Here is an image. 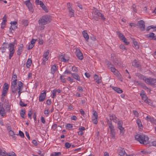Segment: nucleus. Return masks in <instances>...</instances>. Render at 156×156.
<instances>
[{"mask_svg":"<svg viewBox=\"0 0 156 156\" xmlns=\"http://www.w3.org/2000/svg\"><path fill=\"white\" fill-rule=\"evenodd\" d=\"M114 56V54L111 55V59L113 61V62L115 63V64L116 65V63H117V62H118V60L116 58H114V57L113 56Z\"/></svg>","mask_w":156,"mask_h":156,"instance_id":"obj_34","label":"nucleus"},{"mask_svg":"<svg viewBox=\"0 0 156 156\" xmlns=\"http://www.w3.org/2000/svg\"><path fill=\"white\" fill-rule=\"evenodd\" d=\"M93 117L92 118L98 119V113L95 111H93Z\"/></svg>","mask_w":156,"mask_h":156,"instance_id":"obj_36","label":"nucleus"},{"mask_svg":"<svg viewBox=\"0 0 156 156\" xmlns=\"http://www.w3.org/2000/svg\"><path fill=\"white\" fill-rule=\"evenodd\" d=\"M108 127L110 128V131L115 130V129L113 125L108 126Z\"/></svg>","mask_w":156,"mask_h":156,"instance_id":"obj_54","label":"nucleus"},{"mask_svg":"<svg viewBox=\"0 0 156 156\" xmlns=\"http://www.w3.org/2000/svg\"><path fill=\"white\" fill-rule=\"evenodd\" d=\"M145 83L151 86L156 85V79L151 77L147 78L145 80Z\"/></svg>","mask_w":156,"mask_h":156,"instance_id":"obj_6","label":"nucleus"},{"mask_svg":"<svg viewBox=\"0 0 156 156\" xmlns=\"http://www.w3.org/2000/svg\"><path fill=\"white\" fill-rule=\"evenodd\" d=\"M41 120L42 122L44 124L45 123V120L43 116H41Z\"/></svg>","mask_w":156,"mask_h":156,"instance_id":"obj_58","label":"nucleus"},{"mask_svg":"<svg viewBox=\"0 0 156 156\" xmlns=\"http://www.w3.org/2000/svg\"><path fill=\"white\" fill-rule=\"evenodd\" d=\"M56 90H54L53 91V95L52 97V98H54L56 95Z\"/></svg>","mask_w":156,"mask_h":156,"instance_id":"obj_52","label":"nucleus"},{"mask_svg":"<svg viewBox=\"0 0 156 156\" xmlns=\"http://www.w3.org/2000/svg\"><path fill=\"white\" fill-rule=\"evenodd\" d=\"M132 66L135 67H138L139 66L140 64L139 62L135 60L132 62Z\"/></svg>","mask_w":156,"mask_h":156,"instance_id":"obj_24","label":"nucleus"},{"mask_svg":"<svg viewBox=\"0 0 156 156\" xmlns=\"http://www.w3.org/2000/svg\"><path fill=\"white\" fill-rule=\"evenodd\" d=\"M132 40H133V44L134 45L135 48H137V49L139 48V46L137 42V41H134V39H133Z\"/></svg>","mask_w":156,"mask_h":156,"instance_id":"obj_35","label":"nucleus"},{"mask_svg":"<svg viewBox=\"0 0 156 156\" xmlns=\"http://www.w3.org/2000/svg\"><path fill=\"white\" fill-rule=\"evenodd\" d=\"M20 104L22 107H25L27 106V104H24L22 101H20Z\"/></svg>","mask_w":156,"mask_h":156,"instance_id":"obj_49","label":"nucleus"},{"mask_svg":"<svg viewBox=\"0 0 156 156\" xmlns=\"http://www.w3.org/2000/svg\"><path fill=\"white\" fill-rule=\"evenodd\" d=\"M10 135L13 137V138H15V134L14 133L13 131L11 130H10L9 131Z\"/></svg>","mask_w":156,"mask_h":156,"instance_id":"obj_41","label":"nucleus"},{"mask_svg":"<svg viewBox=\"0 0 156 156\" xmlns=\"http://www.w3.org/2000/svg\"><path fill=\"white\" fill-rule=\"evenodd\" d=\"M113 89L115 91H116L118 93H121L123 92L122 90V89L120 88L117 87H114Z\"/></svg>","mask_w":156,"mask_h":156,"instance_id":"obj_25","label":"nucleus"},{"mask_svg":"<svg viewBox=\"0 0 156 156\" xmlns=\"http://www.w3.org/2000/svg\"><path fill=\"white\" fill-rule=\"evenodd\" d=\"M67 4L68 5V8L70 16L71 17L73 16L74 14L73 10L72 8H71V5L69 3H68Z\"/></svg>","mask_w":156,"mask_h":156,"instance_id":"obj_18","label":"nucleus"},{"mask_svg":"<svg viewBox=\"0 0 156 156\" xmlns=\"http://www.w3.org/2000/svg\"><path fill=\"white\" fill-rule=\"evenodd\" d=\"M117 123L118 124V126H121V125H122L123 122L122 120H119Z\"/></svg>","mask_w":156,"mask_h":156,"instance_id":"obj_53","label":"nucleus"},{"mask_svg":"<svg viewBox=\"0 0 156 156\" xmlns=\"http://www.w3.org/2000/svg\"><path fill=\"white\" fill-rule=\"evenodd\" d=\"M65 146L66 148H69L71 147V144L70 143L68 142H66L65 144Z\"/></svg>","mask_w":156,"mask_h":156,"instance_id":"obj_45","label":"nucleus"},{"mask_svg":"<svg viewBox=\"0 0 156 156\" xmlns=\"http://www.w3.org/2000/svg\"><path fill=\"white\" fill-rule=\"evenodd\" d=\"M24 3L28 7L29 10L31 12H33V8L32 7V4L30 2V0H27L24 2Z\"/></svg>","mask_w":156,"mask_h":156,"instance_id":"obj_11","label":"nucleus"},{"mask_svg":"<svg viewBox=\"0 0 156 156\" xmlns=\"http://www.w3.org/2000/svg\"><path fill=\"white\" fill-rule=\"evenodd\" d=\"M12 79L13 80V81L12 82V83L15 82L16 83V81H17V77L16 75L15 74H14L12 77Z\"/></svg>","mask_w":156,"mask_h":156,"instance_id":"obj_39","label":"nucleus"},{"mask_svg":"<svg viewBox=\"0 0 156 156\" xmlns=\"http://www.w3.org/2000/svg\"><path fill=\"white\" fill-rule=\"evenodd\" d=\"M121 40L124 42L126 45H128L129 44V42L127 41V39L125 37L123 38H122Z\"/></svg>","mask_w":156,"mask_h":156,"instance_id":"obj_40","label":"nucleus"},{"mask_svg":"<svg viewBox=\"0 0 156 156\" xmlns=\"http://www.w3.org/2000/svg\"><path fill=\"white\" fill-rule=\"evenodd\" d=\"M49 53V51L48 50L46 52H44L43 55V58H42L43 61L41 62V64L44 65L45 64L46 62L48 60V56Z\"/></svg>","mask_w":156,"mask_h":156,"instance_id":"obj_7","label":"nucleus"},{"mask_svg":"<svg viewBox=\"0 0 156 156\" xmlns=\"http://www.w3.org/2000/svg\"><path fill=\"white\" fill-rule=\"evenodd\" d=\"M58 66H57H57L55 64L53 65L51 68V73L54 75L55 72L58 70Z\"/></svg>","mask_w":156,"mask_h":156,"instance_id":"obj_17","label":"nucleus"},{"mask_svg":"<svg viewBox=\"0 0 156 156\" xmlns=\"http://www.w3.org/2000/svg\"><path fill=\"white\" fill-rule=\"evenodd\" d=\"M136 75L139 78V79L144 81L145 82V80H146L147 78H146L145 76L138 73H136Z\"/></svg>","mask_w":156,"mask_h":156,"instance_id":"obj_15","label":"nucleus"},{"mask_svg":"<svg viewBox=\"0 0 156 156\" xmlns=\"http://www.w3.org/2000/svg\"><path fill=\"white\" fill-rule=\"evenodd\" d=\"M137 25L139 27V28L142 31L145 30V23L143 20H140L138 21Z\"/></svg>","mask_w":156,"mask_h":156,"instance_id":"obj_8","label":"nucleus"},{"mask_svg":"<svg viewBox=\"0 0 156 156\" xmlns=\"http://www.w3.org/2000/svg\"><path fill=\"white\" fill-rule=\"evenodd\" d=\"M78 90L80 92H82L83 91V89L82 87L78 86L77 88Z\"/></svg>","mask_w":156,"mask_h":156,"instance_id":"obj_64","label":"nucleus"},{"mask_svg":"<svg viewBox=\"0 0 156 156\" xmlns=\"http://www.w3.org/2000/svg\"><path fill=\"white\" fill-rule=\"evenodd\" d=\"M94 79L96 80V82L98 84L101 83L102 82L101 78H99L98 76L96 74H94Z\"/></svg>","mask_w":156,"mask_h":156,"instance_id":"obj_20","label":"nucleus"},{"mask_svg":"<svg viewBox=\"0 0 156 156\" xmlns=\"http://www.w3.org/2000/svg\"><path fill=\"white\" fill-rule=\"evenodd\" d=\"M82 34L83 37L88 42L89 37L88 34L87 33V31L85 30L83 31L82 32Z\"/></svg>","mask_w":156,"mask_h":156,"instance_id":"obj_19","label":"nucleus"},{"mask_svg":"<svg viewBox=\"0 0 156 156\" xmlns=\"http://www.w3.org/2000/svg\"><path fill=\"white\" fill-rule=\"evenodd\" d=\"M75 53L76 56L79 59L82 60L83 59V54L79 49L78 48L76 49Z\"/></svg>","mask_w":156,"mask_h":156,"instance_id":"obj_9","label":"nucleus"},{"mask_svg":"<svg viewBox=\"0 0 156 156\" xmlns=\"http://www.w3.org/2000/svg\"><path fill=\"white\" fill-rule=\"evenodd\" d=\"M40 5L42 9L46 12H48V10L43 2L40 1Z\"/></svg>","mask_w":156,"mask_h":156,"instance_id":"obj_14","label":"nucleus"},{"mask_svg":"<svg viewBox=\"0 0 156 156\" xmlns=\"http://www.w3.org/2000/svg\"><path fill=\"white\" fill-rule=\"evenodd\" d=\"M5 109L3 107V104L0 103V114L2 116H3L5 115Z\"/></svg>","mask_w":156,"mask_h":156,"instance_id":"obj_13","label":"nucleus"},{"mask_svg":"<svg viewBox=\"0 0 156 156\" xmlns=\"http://www.w3.org/2000/svg\"><path fill=\"white\" fill-rule=\"evenodd\" d=\"M146 36L147 38H151L152 39H153L155 37L154 34L153 33H150L149 34L146 35Z\"/></svg>","mask_w":156,"mask_h":156,"instance_id":"obj_26","label":"nucleus"},{"mask_svg":"<svg viewBox=\"0 0 156 156\" xmlns=\"http://www.w3.org/2000/svg\"><path fill=\"white\" fill-rule=\"evenodd\" d=\"M7 44V43H4L2 45V46L1 47V50H2V53H3L4 52H5L6 51V48H7V47H5L4 46V44Z\"/></svg>","mask_w":156,"mask_h":156,"instance_id":"obj_32","label":"nucleus"},{"mask_svg":"<svg viewBox=\"0 0 156 156\" xmlns=\"http://www.w3.org/2000/svg\"><path fill=\"white\" fill-rule=\"evenodd\" d=\"M110 119L111 120H112L115 123H117L119 119L116 117L115 115L112 114L110 116Z\"/></svg>","mask_w":156,"mask_h":156,"instance_id":"obj_16","label":"nucleus"},{"mask_svg":"<svg viewBox=\"0 0 156 156\" xmlns=\"http://www.w3.org/2000/svg\"><path fill=\"white\" fill-rule=\"evenodd\" d=\"M136 123L138 126L139 127L140 129L141 127H142V125L141 121L139 119H137L136 120Z\"/></svg>","mask_w":156,"mask_h":156,"instance_id":"obj_30","label":"nucleus"},{"mask_svg":"<svg viewBox=\"0 0 156 156\" xmlns=\"http://www.w3.org/2000/svg\"><path fill=\"white\" fill-rule=\"evenodd\" d=\"M60 79L61 80V82L63 83H65L66 82V80L64 78V76H61L60 77Z\"/></svg>","mask_w":156,"mask_h":156,"instance_id":"obj_50","label":"nucleus"},{"mask_svg":"<svg viewBox=\"0 0 156 156\" xmlns=\"http://www.w3.org/2000/svg\"><path fill=\"white\" fill-rule=\"evenodd\" d=\"M72 76L76 80L78 81H80V77L79 75L77 73H71Z\"/></svg>","mask_w":156,"mask_h":156,"instance_id":"obj_23","label":"nucleus"},{"mask_svg":"<svg viewBox=\"0 0 156 156\" xmlns=\"http://www.w3.org/2000/svg\"><path fill=\"white\" fill-rule=\"evenodd\" d=\"M17 44L16 41L15 40L12 43H9L8 44V48L10 52L9 57V59H10L13 56L15 52L14 46L15 45Z\"/></svg>","mask_w":156,"mask_h":156,"instance_id":"obj_3","label":"nucleus"},{"mask_svg":"<svg viewBox=\"0 0 156 156\" xmlns=\"http://www.w3.org/2000/svg\"><path fill=\"white\" fill-rule=\"evenodd\" d=\"M46 96V91L43 90L40 95V101H43L45 100Z\"/></svg>","mask_w":156,"mask_h":156,"instance_id":"obj_10","label":"nucleus"},{"mask_svg":"<svg viewBox=\"0 0 156 156\" xmlns=\"http://www.w3.org/2000/svg\"><path fill=\"white\" fill-rule=\"evenodd\" d=\"M23 24L25 26H27L28 25V21L27 20H23L22 21Z\"/></svg>","mask_w":156,"mask_h":156,"instance_id":"obj_43","label":"nucleus"},{"mask_svg":"<svg viewBox=\"0 0 156 156\" xmlns=\"http://www.w3.org/2000/svg\"><path fill=\"white\" fill-rule=\"evenodd\" d=\"M51 20V19L49 16L46 15L42 16L40 20V25L41 24L45 25L48 23Z\"/></svg>","mask_w":156,"mask_h":156,"instance_id":"obj_4","label":"nucleus"},{"mask_svg":"<svg viewBox=\"0 0 156 156\" xmlns=\"http://www.w3.org/2000/svg\"><path fill=\"white\" fill-rule=\"evenodd\" d=\"M119 154L121 156H127V155L124 149L122 147H120L119 150Z\"/></svg>","mask_w":156,"mask_h":156,"instance_id":"obj_12","label":"nucleus"},{"mask_svg":"<svg viewBox=\"0 0 156 156\" xmlns=\"http://www.w3.org/2000/svg\"><path fill=\"white\" fill-rule=\"evenodd\" d=\"M25 114V111L24 109L22 110L20 113V116L23 118H24V116Z\"/></svg>","mask_w":156,"mask_h":156,"instance_id":"obj_38","label":"nucleus"},{"mask_svg":"<svg viewBox=\"0 0 156 156\" xmlns=\"http://www.w3.org/2000/svg\"><path fill=\"white\" fill-rule=\"evenodd\" d=\"M146 119L147 121H150L152 123H154L155 121H156L154 118L151 117L150 115L147 116L146 118Z\"/></svg>","mask_w":156,"mask_h":156,"instance_id":"obj_22","label":"nucleus"},{"mask_svg":"<svg viewBox=\"0 0 156 156\" xmlns=\"http://www.w3.org/2000/svg\"><path fill=\"white\" fill-rule=\"evenodd\" d=\"M19 135L22 137H23L24 136V133L20 130L19 131Z\"/></svg>","mask_w":156,"mask_h":156,"instance_id":"obj_56","label":"nucleus"},{"mask_svg":"<svg viewBox=\"0 0 156 156\" xmlns=\"http://www.w3.org/2000/svg\"><path fill=\"white\" fill-rule=\"evenodd\" d=\"M34 45L32 44H30L27 47V49L28 50H30L32 49L34 47Z\"/></svg>","mask_w":156,"mask_h":156,"instance_id":"obj_55","label":"nucleus"},{"mask_svg":"<svg viewBox=\"0 0 156 156\" xmlns=\"http://www.w3.org/2000/svg\"><path fill=\"white\" fill-rule=\"evenodd\" d=\"M23 84L21 81H19L18 85L15 82L11 83V89L13 94L17 93V92L20 88H23Z\"/></svg>","mask_w":156,"mask_h":156,"instance_id":"obj_1","label":"nucleus"},{"mask_svg":"<svg viewBox=\"0 0 156 156\" xmlns=\"http://www.w3.org/2000/svg\"><path fill=\"white\" fill-rule=\"evenodd\" d=\"M116 33L121 40L122 38H124L125 37L124 36V35L122 33H120V32L119 31H117Z\"/></svg>","mask_w":156,"mask_h":156,"instance_id":"obj_31","label":"nucleus"},{"mask_svg":"<svg viewBox=\"0 0 156 156\" xmlns=\"http://www.w3.org/2000/svg\"><path fill=\"white\" fill-rule=\"evenodd\" d=\"M41 37H43V38H41V40L40 39V44H42L44 43L43 39H44V35L42 34L41 35Z\"/></svg>","mask_w":156,"mask_h":156,"instance_id":"obj_42","label":"nucleus"},{"mask_svg":"<svg viewBox=\"0 0 156 156\" xmlns=\"http://www.w3.org/2000/svg\"><path fill=\"white\" fill-rule=\"evenodd\" d=\"M117 128L120 130V134L121 135H123L125 132V130L122 126V125L121 126H118Z\"/></svg>","mask_w":156,"mask_h":156,"instance_id":"obj_21","label":"nucleus"},{"mask_svg":"<svg viewBox=\"0 0 156 156\" xmlns=\"http://www.w3.org/2000/svg\"><path fill=\"white\" fill-rule=\"evenodd\" d=\"M92 13L93 18L94 20L96 21L98 20V19L97 16L100 17L101 19L102 20H105V19L102 14L99 12L97 10H93Z\"/></svg>","mask_w":156,"mask_h":156,"instance_id":"obj_5","label":"nucleus"},{"mask_svg":"<svg viewBox=\"0 0 156 156\" xmlns=\"http://www.w3.org/2000/svg\"><path fill=\"white\" fill-rule=\"evenodd\" d=\"M133 113L134 115L136 117H138L139 116V113L137 112L136 110H133Z\"/></svg>","mask_w":156,"mask_h":156,"instance_id":"obj_51","label":"nucleus"},{"mask_svg":"<svg viewBox=\"0 0 156 156\" xmlns=\"http://www.w3.org/2000/svg\"><path fill=\"white\" fill-rule=\"evenodd\" d=\"M72 70L73 71L76 72L77 71L78 69L76 67L73 66L72 68Z\"/></svg>","mask_w":156,"mask_h":156,"instance_id":"obj_63","label":"nucleus"},{"mask_svg":"<svg viewBox=\"0 0 156 156\" xmlns=\"http://www.w3.org/2000/svg\"><path fill=\"white\" fill-rule=\"evenodd\" d=\"M60 58L62 60V61L64 62H66L67 61L66 59L64 58V57L62 55H61L60 56Z\"/></svg>","mask_w":156,"mask_h":156,"instance_id":"obj_48","label":"nucleus"},{"mask_svg":"<svg viewBox=\"0 0 156 156\" xmlns=\"http://www.w3.org/2000/svg\"><path fill=\"white\" fill-rule=\"evenodd\" d=\"M120 48L122 50H124L126 49V48L125 46L123 44H121L120 45Z\"/></svg>","mask_w":156,"mask_h":156,"instance_id":"obj_57","label":"nucleus"},{"mask_svg":"<svg viewBox=\"0 0 156 156\" xmlns=\"http://www.w3.org/2000/svg\"><path fill=\"white\" fill-rule=\"evenodd\" d=\"M45 27V26H44V25H43V24H41L40 25V30H43L44 29Z\"/></svg>","mask_w":156,"mask_h":156,"instance_id":"obj_62","label":"nucleus"},{"mask_svg":"<svg viewBox=\"0 0 156 156\" xmlns=\"http://www.w3.org/2000/svg\"><path fill=\"white\" fill-rule=\"evenodd\" d=\"M142 97V99L147 103H149V102L147 100V97L146 95H144L141 96Z\"/></svg>","mask_w":156,"mask_h":156,"instance_id":"obj_27","label":"nucleus"},{"mask_svg":"<svg viewBox=\"0 0 156 156\" xmlns=\"http://www.w3.org/2000/svg\"><path fill=\"white\" fill-rule=\"evenodd\" d=\"M110 133L111 134V136L112 138L113 139H114L115 138V130L110 131Z\"/></svg>","mask_w":156,"mask_h":156,"instance_id":"obj_33","label":"nucleus"},{"mask_svg":"<svg viewBox=\"0 0 156 156\" xmlns=\"http://www.w3.org/2000/svg\"><path fill=\"white\" fill-rule=\"evenodd\" d=\"M23 49L20 48H19L18 50L17 51V54L18 55H20L21 54V52H22Z\"/></svg>","mask_w":156,"mask_h":156,"instance_id":"obj_46","label":"nucleus"},{"mask_svg":"<svg viewBox=\"0 0 156 156\" xmlns=\"http://www.w3.org/2000/svg\"><path fill=\"white\" fill-rule=\"evenodd\" d=\"M32 112L31 110H30L28 112V117L30 118V119H31V116H32Z\"/></svg>","mask_w":156,"mask_h":156,"instance_id":"obj_59","label":"nucleus"},{"mask_svg":"<svg viewBox=\"0 0 156 156\" xmlns=\"http://www.w3.org/2000/svg\"><path fill=\"white\" fill-rule=\"evenodd\" d=\"M116 76L120 78L121 76L120 74L119 73L118 70L117 69L113 73Z\"/></svg>","mask_w":156,"mask_h":156,"instance_id":"obj_29","label":"nucleus"},{"mask_svg":"<svg viewBox=\"0 0 156 156\" xmlns=\"http://www.w3.org/2000/svg\"><path fill=\"white\" fill-rule=\"evenodd\" d=\"M7 90L3 89L2 95H3L4 96H5L7 94Z\"/></svg>","mask_w":156,"mask_h":156,"instance_id":"obj_47","label":"nucleus"},{"mask_svg":"<svg viewBox=\"0 0 156 156\" xmlns=\"http://www.w3.org/2000/svg\"><path fill=\"white\" fill-rule=\"evenodd\" d=\"M73 127V125L71 124H67L66 126L67 129L69 130H71Z\"/></svg>","mask_w":156,"mask_h":156,"instance_id":"obj_37","label":"nucleus"},{"mask_svg":"<svg viewBox=\"0 0 156 156\" xmlns=\"http://www.w3.org/2000/svg\"><path fill=\"white\" fill-rule=\"evenodd\" d=\"M7 17L6 15H5L3 18L2 22H7Z\"/></svg>","mask_w":156,"mask_h":156,"instance_id":"obj_61","label":"nucleus"},{"mask_svg":"<svg viewBox=\"0 0 156 156\" xmlns=\"http://www.w3.org/2000/svg\"><path fill=\"white\" fill-rule=\"evenodd\" d=\"M4 87L3 89L4 90H8L9 87V85L7 83H5L4 84Z\"/></svg>","mask_w":156,"mask_h":156,"instance_id":"obj_44","label":"nucleus"},{"mask_svg":"<svg viewBox=\"0 0 156 156\" xmlns=\"http://www.w3.org/2000/svg\"><path fill=\"white\" fill-rule=\"evenodd\" d=\"M136 140L139 141L140 144L146 145L148 144V138L147 136L143 134H138L135 136Z\"/></svg>","mask_w":156,"mask_h":156,"instance_id":"obj_2","label":"nucleus"},{"mask_svg":"<svg viewBox=\"0 0 156 156\" xmlns=\"http://www.w3.org/2000/svg\"><path fill=\"white\" fill-rule=\"evenodd\" d=\"M32 62V60L30 59H28L27 62L26 66L29 68L30 67Z\"/></svg>","mask_w":156,"mask_h":156,"instance_id":"obj_28","label":"nucleus"},{"mask_svg":"<svg viewBox=\"0 0 156 156\" xmlns=\"http://www.w3.org/2000/svg\"><path fill=\"white\" fill-rule=\"evenodd\" d=\"M53 154L55 156H59L61 155V153L60 152H54Z\"/></svg>","mask_w":156,"mask_h":156,"instance_id":"obj_60","label":"nucleus"}]
</instances>
